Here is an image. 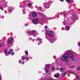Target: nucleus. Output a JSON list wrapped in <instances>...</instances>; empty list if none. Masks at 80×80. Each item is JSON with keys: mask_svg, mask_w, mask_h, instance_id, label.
Wrapping results in <instances>:
<instances>
[{"mask_svg": "<svg viewBox=\"0 0 80 80\" xmlns=\"http://www.w3.org/2000/svg\"><path fill=\"white\" fill-rule=\"evenodd\" d=\"M70 52V50H68L65 52V55H63L61 58L62 61L63 62L66 61L68 63L69 60L68 58H71L72 60H74L75 56L72 53Z\"/></svg>", "mask_w": 80, "mask_h": 80, "instance_id": "obj_1", "label": "nucleus"}, {"mask_svg": "<svg viewBox=\"0 0 80 80\" xmlns=\"http://www.w3.org/2000/svg\"><path fill=\"white\" fill-rule=\"evenodd\" d=\"M46 38L50 42V43H52L55 42L56 40H54L53 39H50V40L48 39V38L47 37L48 36H49V37H53L54 35V33L53 32H52L51 31H48L46 32Z\"/></svg>", "mask_w": 80, "mask_h": 80, "instance_id": "obj_2", "label": "nucleus"}, {"mask_svg": "<svg viewBox=\"0 0 80 80\" xmlns=\"http://www.w3.org/2000/svg\"><path fill=\"white\" fill-rule=\"evenodd\" d=\"M28 33L30 34L29 35H33V37H36L37 34H38V33H37V31L35 30H32L31 31H28Z\"/></svg>", "mask_w": 80, "mask_h": 80, "instance_id": "obj_3", "label": "nucleus"}, {"mask_svg": "<svg viewBox=\"0 0 80 80\" xmlns=\"http://www.w3.org/2000/svg\"><path fill=\"white\" fill-rule=\"evenodd\" d=\"M52 2L51 1H49L47 2H45L44 3V7L46 8H50V5Z\"/></svg>", "mask_w": 80, "mask_h": 80, "instance_id": "obj_4", "label": "nucleus"}, {"mask_svg": "<svg viewBox=\"0 0 80 80\" xmlns=\"http://www.w3.org/2000/svg\"><path fill=\"white\" fill-rule=\"evenodd\" d=\"M49 66L50 64H47L45 65V70L46 72V73H48V69L50 68H49Z\"/></svg>", "mask_w": 80, "mask_h": 80, "instance_id": "obj_5", "label": "nucleus"}, {"mask_svg": "<svg viewBox=\"0 0 80 80\" xmlns=\"http://www.w3.org/2000/svg\"><path fill=\"white\" fill-rule=\"evenodd\" d=\"M10 38H9L7 40V43H8V44H10V43H12V41L13 40V38H11V40H10Z\"/></svg>", "mask_w": 80, "mask_h": 80, "instance_id": "obj_6", "label": "nucleus"}, {"mask_svg": "<svg viewBox=\"0 0 80 80\" xmlns=\"http://www.w3.org/2000/svg\"><path fill=\"white\" fill-rule=\"evenodd\" d=\"M38 19L37 18H35L32 20V22L34 24H38Z\"/></svg>", "mask_w": 80, "mask_h": 80, "instance_id": "obj_7", "label": "nucleus"}, {"mask_svg": "<svg viewBox=\"0 0 80 80\" xmlns=\"http://www.w3.org/2000/svg\"><path fill=\"white\" fill-rule=\"evenodd\" d=\"M37 40L39 42V43H38V45L42 43V40L39 38H37Z\"/></svg>", "mask_w": 80, "mask_h": 80, "instance_id": "obj_8", "label": "nucleus"}, {"mask_svg": "<svg viewBox=\"0 0 80 80\" xmlns=\"http://www.w3.org/2000/svg\"><path fill=\"white\" fill-rule=\"evenodd\" d=\"M47 16H46L45 15H43V16H42V18H40L41 20L42 21H44L46 19Z\"/></svg>", "mask_w": 80, "mask_h": 80, "instance_id": "obj_9", "label": "nucleus"}, {"mask_svg": "<svg viewBox=\"0 0 80 80\" xmlns=\"http://www.w3.org/2000/svg\"><path fill=\"white\" fill-rule=\"evenodd\" d=\"M37 16V13L36 12H34L32 14V17L33 18H35Z\"/></svg>", "mask_w": 80, "mask_h": 80, "instance_id": "obj_10", "label": "nucleus"}, {"mask_svg": "<svg viewBox=\"0 0 80 80\" xmlns=\"http://www.w3.org/2000/svg\"><path fill=\"white\" fill-rule=\"evenodd\" d=\"M60 75V74L59 73H58L54 74V77L55 78H59Z\"/></svg>", "mask_w": 80, "mask_h": 80, "instance_id": "obj_11", "label": "nucleus"}, {"mask_svg": "<svg viewBox=\"0 0 80 80\" xmlns=\"http://www.w3.org/2000/svg\"><path fill=\"white\" fill-rule=\"evenodd\" d=\"M7 49H5L4 50V53L6 56H8V52H7Z\"/></svg>", "mask_w": 80, "mask_h": 80, "instance_id": "obj_12", "label": "nucleus"}, {"mask_svg": "<svg viewBox=\"0 0 80 80\" xmlns=\"http://www.w3.org/2000/svg\"><path fill=\"white\" fill-rule=\"evenodd\" d=\"M65 30L67 31H68L70 30V27H69V26L68 25L66 26L65 27Z\"/></svg>", "mask_w": 80, "mask_h": 80, "instance_id": "obj_13", "label": "nucleus"}, {"mask_svg": "<svg viewBox=\"0 0 80 80\" xmlns=\"http://www.w3.org/2000/svg\"><path fill=\"white\" fill-rule=\"evenodd\" d=\"M37 8L38 10L39 11H41V12H43V10H42V8L41 7H37Z\"/></svg>", "mask_w": 80, "mask_h": 80, "instance_id": "obj_14", "label": "nucleus"}, {"mask_svg": "<svg viewBox=\"0 0 80 80\" xmlns=\"http://www.w3.org/2000/svg\"><path fill=\"white\" fill-rule=\"evenodd\" d=\"M12 52H13V49H9L8 51V55H9V54H11V53Z\"/></svg>", "mask_w": 80, "mask_h": 80, "instance_id": "obj_15", "label": "nucleus"}, {"mask_svg": "<svg viewBox=\"0 0 80 80\" xmlns=\"http://www.w3.org/2000/svg\"><path fill=\"white\" fill-rule=\"evenodd\" d=\"M53 18L52 17H49V18H46L47 20H52Z\"/></svg>", "mask_w": 80, "mask_h": 80, "instance_id": "obj_16", "label": "nucleus"}, {"mask_svg": "<svg viewBox=\"0 0 80 80\" xmlns=\"http://www.w3.org/2000/svg\"><path fill=\"white\" fill-rule=\"evenodd\" d=\"M12 10H13V8H12L11 9L8 10V12L10 13H11L12 12Z\"/></svg>", "mask_w": 80, "mask_h": 80, "instance_id": "obj_17", "label": "nucleus"}, {"mask_svg": "<svg viewBox=\"0 0 80 80\" xmlns=\"http://www.w3.org/2000/svg\"><path fill=\"white\" fill-rule=\"evenodd\" d=\"M66 2L68 3H70L72 2L71 0H66Z\"/></svg>", "mask_w": 80, "mask_h": 80, "instance_id": "obj_18", "label": "nucleus"}, {"mask_svg": "<svg viewBox=\"0 0 80 80\" xmlns=\"http://www.w3.org/2000/svg\"><path fill=\"white\" fill-rule=\"evenodd\" d=\"M64 70H65V68H61L60 69V72H63V71H64Z\"/></svg>", "mask_w": 80, "mask_h": 80, "instance_id": "obj_19", "label": "nucleus"}, {"mask_svg": "<svg viewBox=\"0 0 80 80\" xmlns=\"http://www.w3.org/2000/svg\"><path fill=\"white\" fill-rule=\"evenodd\" d=\"M21 58L22 60H25V59L26 58H25V56H22Z\"/></svg>", "mask_w": 80, "mask_h": 80, "instance_id": "obj_20", "label": "nucleus"}, {"mask_svg": "<svg viewBox=\"0 0 80 80\" xmlns=\"http://www.w3.org/2000/svg\"><path fill=\"white\" fill-rule=\"evenodd\" d=\"M55 67H52L51 70L52 71H54L55 70Z\"/></svg>", "mask_w": 80, "mask_h": 80, "instance_id": "obj_21", "label": "nucleus"}, {"mask_svg": "<svg viewBox=\"0 0 80 80\" xmlns=\"http://www.w3.org/2000/svg\"><path fill=\"white\" fill-rule=\"evenodd\" d=\"M67 72H65L62 75V77H64V76H65L66 75H67Z\"/></svg>", "mask_w": 80, "mask_h": 80, "instance_id": "obj_22", "label": "nucleus"}, {"mask_svg": "<svg viewBox=\"0 0 80 80\" xmlns=\"http://www.w3.org/2000/svg\"><path fill=\"white\" fill-rule=\"evenodd\" d=\"M28 5L29 7H32V4L31 3H29L28 4Z\"/></svg>", "mask_w": 80, "mask_h": 80, "instance_id": "obj_23", "label": "nucleus"}, {"mask_svg": "<svg viewBox=\"0 0 80 80\" xmlns=\"http://www.w3.org/2000/svg\"><path fill=\"white\" fill-rule=\"evenodd\" d=\"M26 62H27L28 60H29V59H30V57H28V58H26Z\"/></svg>", "mask_w": 80, "mask_h": 80, "instance_id": "obj_24", "label": "nucleus"}, {"mask_svg": "<svg viewBox=\"0 0 80 80\" xmlns=\"http://www.w3.org/2000/svg\"><path fill=\"white\" fill-rule=\"evenodd\" d=\"M25 54H26V55H27V56L28 55V51H26L25 52Z\"/></svg>", "mask_w": 80, "mask_h": 80, "instance_id": "obj_25", "label": "nucleus"}, {"mask_svg": "<svg viewBox=\"0 0 80 80\" xmlns=\"http://www.w3.org/2000/svg\"><path fill=\"white\" fill-rule=\"evenodd\" d=\"M39 15H42V16H43V15H44L43 14H42V13H40V12H39Z\"/></svg>", "mask_w": 80, "mask_h": 80, "instance_id": "obj_26", "label": "nucleus"}, {"mask_svg": "<svg viewBox=\"0 0 80 80\" xmlns=\"http://www.w3.org/2000/svg\"><path fill=\"white\" fill-rule=\"evenodd\" d=\"M11 54V55L12 56H13L14 55V54H15V52H12Z\"/></svg>", "mask_w": 80, "mask_h": 80, "instance_id": "obj_27", "label": "nucleus"}, {"mask_svg": "<svg viewBox=\"0 0 80 80\" xmlns=\"http://www.w3.org/2000/svg\"><path fill=\"white\" fill-rule=\"evenodd\" d=\"M63 14L64 15L63 16H64V15H67V12H63Z\"/></svg>", "mask_w": 80, "mask_h": 80, "instance_id": "obj_28", "label": "nucleus"}, {"mask_svg": "<svg viewBox=\"0 0 80 80\" xmlns=\"http://www.w3.org/2000/svg\"><path fill=\"white\" fill-rule=\"evenodd\" d=\"M18 62L19 63H22V60L20 59L19 60Z\"/></svg>", "mask_w": 80, "mask_h": 80, "instance_id": "obj_29", "label": "nucleus"}, {"mask_svg": "<svg viewBox=\"0 0 80 80\" xmlns=\"http://www.w3.org/2000/svg\"><path fill=\"white\" fill-rule=\"evenodd\" d=\"M69 73H71V74H74V72H73L72 71H69Z\"/></svg>", "mask_w": 80, "mask_h": 80, "instance_id": "obj_30", "label": "nucleus"}, {"mask_svg": "<svg viewBox=\"0 0 80 80\" xmlns=\"http://www.w3.org/2000/svg\"><path fill=\"white\" fill-rule=\"evenodd\" d=\"M77 70H78V71H80V67H78V68H77Z\"/></svg>", "mask_w": 80, "mask_h": 80, "instance_id": "obj_31", "label": "nucleus"}, {"mask_svg": "<svg viewBox=\"0 0 80 80\" xmlns=\"http://www.w3.org/2000/svg\"><path fill=\"white\" fill-rule=\"evenodd\" d=\"M0 9L1 10H3V8L2 7L0 6Z\"/></svg>", "mask_w": 80, "mask_h": 80, "instance_id": "obj_32", "label": "nucleus"}, {"mask_svg": "<svg viewBox=\"0 0 80 80\" xmlns=\"http://www.w3.org/2000/svg\"><path fill=\"white\" fill-rule=\"evenodd\" d=\"M2 80V76L1 75V74L0 73V80Z\"/></svg>", "mask_w": 80, "mask_h": 80, "instance_id": "obj_33", "label": "nucleus"}, {"mask_svg": "<svg viewBox=\"0 0 80 80\" xmlns=\"http://www.w3.org/2000/svg\"><path fill=\"white\" fill-rule=\"evenodd\" d=\"M75 76L77 77V78H78L79 77H78V76L77 74H75Z\"/></svg>", "mask_w": 80, "mask_h": 80, "instance_id": "obj_34", "label": "nucleus"}, {"mask_svg": "<svg viewBox=\"0 0 80 80\" xmlns=\"http://www.w3.org/2000/svg\"><path fill=\"white\" fill-rule=\"evenodd\" d=\"M74 67V66H71V67H69V68H73Z\"/></svg>", "mask_w": 80, "mask_h": 80, "instance_id": "obj_35", "label": "nucleus"}, {"mask_svg": "<svg viewBox=\"0 0 80 80\" xmlns=\"http://www.w3.org/2000/svg\"><path fill=\"white\" fill-rule=\"evenodd\" d=\"M48 28V27L46 26L45 27H44V28Z\"/></svg>", "mask_w": 80, "mask_h": 80, "instance_id": "obj_36", "label": "nucleus"}, {"mask_svg": "<svg viewBox=\"0 0 80 80\" xmlns=\"http://www.w3.org/2000/svg\"><path fill=\"white\" fill-rule=\"evenodd\" d=\"M42 73V72L41 71H39L38 72V73Z\"/></svg>", "mask_w": 80, "mask_h": 80, "instance_id": "obj_37", "label": "nucleus"}, {"mask_svg": "<svg viewBox=\"0 0 80 80\" xmlns=\"http://www.w3.org/2000/svg\"><path fill=\"white\" fill-rule=\"evenodd\" d=\"M31 39H32V38H29V40H31Z\"/></svg>", "mask_w": 80, "mask_h": 80, "instance_id": "obj_38", "label": "nucleus"}, {"mask_svg": "<svg viewBox=\"0 0 80 80\" xmlns=\"http://www.w3.org/2000/svg\"><path fill=\"white\" fill-rule=\"evenodd\" d=\"M53 58H54V59L56 58V56H54L53 57Z\"/></svg>", "mask_w": 80, "mask_h": 80, "instance_id": "obj_39", "label": "nucleus"}, {"mask_svg": "<svg viewBox=\"0 0 80 80\" xmlns=\"http://www.w3.org/2000/svg\"><path fill=\"white\" fill-rule=\"evenodd\" d=\"M25 26H28V24H25Z\"/></svg>", "mask_w": 80, "mask_h": 80, "instance_id": "obj_40", "label": "nucleus"}, {"mask_svg": "<svg viewBox=\"0 0 80 80\" xmlns=\"http://www.w3.org/2000/svg\"><path fill=\"white\" fill-rule=\"evenodd\" d=\"M24 63H25V62H22V65H23Z\"/></svg>", "mask_w": 80, "mask_h": 80, "instance_id": "obj_41", "label": "nucleus"}, {"mask_svg": "<svg viewBox=\"0 0 80 80\" xmlns=\"http://www.w3.org/2000/svg\"><path fill=\"white\" fill-rule=\"evenodd\" d=\"M63 23L64 24V25H65V22H63Z\"/></svg>", "mask_w": 80, "mask_h": 80, "instance_id": "obj_42", "label": "nucleus"}, {"mask_svg": "<svg viewBox=\"0 0 80 80\" xmlns=\"http://www.w3.org/2000/svg\"><path fill=\"white\" fill-rule=\"evenodd\" d=\"M60 1H61V2H63V0H59Z\"/></svg>", "mask_w": 80, "mask_h": 80, "instance_id": "obj_43", "label": "nucleus"}, {"mask_svg": "<svg viewBox=\"0 0 80 80\" xmlns=\"http://www.w3.org/2000/svg\"><path fill=\"white\" fill-rule=\"evenodd\" d=\"M56 70H59V68H57Z\"/></svg>", "mask_w": 80, "mask_h": 80, "instance_id": "obj_44", "label": "nucleus"}, {"mask_svg": "<svg viewBox=\"0 0 80 80\" xmlns=\"http://www.w3.org/2000/svg\"><path fill=\"white\" fill-rule=\"evenodd\" d=\"M19 7H20V8H21V5H20Z\"/></svg>", "mask_w": 80, "mask_h": 80, "instance_id": "obj_45", "label": "nucleus"}, {"mask_svg": "<svg viewBox=\"0 0 80 80\" xmlns=\"http://www.w3.org/2000/svg\"><path fill=\"white\" fill-rule=\"evenodd\" d=\"M6 3H8V2H6Z\"/></svg>", "mask_w": 80, "mask_h": 80, "instance_id": "obj_46", "label": "nucleus"}, {"mask_svg": "<svg viewBox=\"0 0 80 80\" xmlns=\"http://www.w3.org/2000/svg\"><path fill=\"white\" fill-rule=\"evenodd\" d=\"M1 46H1V45L0 44V47H1Z\"/></svg>", "mask_w": 80, "mask_h": 80, "instance_id": "obj_47", "label": "nucleus"}, {"mask_svg": "<svg viewBox=\"0 0 80 80\" xmlns=\"http://www.w3.org/2000/svg\"><path fill=\"white\" fill-rule=\"evenodd\" d=\"M52 64H54V63H52Z\"/></svg>", "mask_w": 80, "mask_h": 80, "instance_id": "obj_48", "label": "nucleus"}, {"mask_svg": "<svg viewBox=\"0 0 80 80\" xmlns=\"http://www.w3.org/2000/svg\"><path fill=\"white\" fill-rule=\"evenodd\" d=\"M6 41V40H5V41Z\"/></svg>", "mask_w": 80, "mask_h": 80, "instance_id": "obj_49", "label": "nucleus"}]
</instances>
